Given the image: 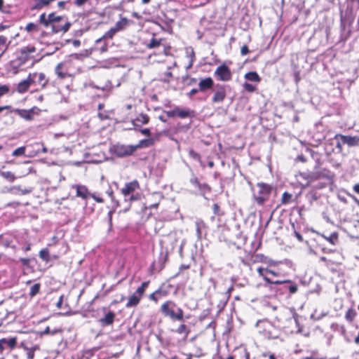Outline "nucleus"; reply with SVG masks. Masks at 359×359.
<instances>
[{
	"instance_id": "obj_1",
	"label": "nucleus",
	"mask_w": 359,
	"mask_h": 359,
	"mask_svg": "<svg viewBox=\"0 0 359 359\" xmlns=\"http://www.w3.org/2000/svg\"><path fill=\"white\" fill-rule=\"evenodd\" d=\"M320 166V160L316 161V164L315 165V171L312 172H298L295 177L301 184V186L306 187L310 186L315 181L320 179H330L332 177V172L327 168H322L318 170Z\"/></svg>"
},
{
	"instance_id": "obj_2",
	"label": "nucleus",
	"mask_w": 359,
	"mask_h": 359,
	"mask_svg": "<svg viewBox=\"0 0 359 359\" xmlns=\"http://www.w3.org/2000/svg\"><path fill=\"white\" fill-rule=\"evenodd\" d=\"M160 309L164 316L172 320L182 321L184 319L183 310L180 307H177L176 304L172 300L165 301Z\"/></svg>"
},
{
	"instance_id": "obj_3",
	"label": "nucleus",
	"mask_w": 359,
	"mask_h": 359,
	"mask_svg": "<svg viewBox=\"0 0 359 359\" xmlns=\"http://www.w3.org/2000/svg\"><path fill=\"white\" fill-rule=\"evenodd\" d=\"M258 193L254 195L253 199L255 203L259 205H264V204L269 201L272 191V187L270 184L259 182L257 183Z\"/></svg>"
},
{
	"instance_id": "obj_4",
	"label": "nucleus",
	"mask_w": 359,
	"mask_h": 359,
	"mask_svg": "<svg viewBox=\"0 0 359 359\" xmlns=\"http://www.w3.org/2000/svg\"><path fill=\"white\" fill-rule=\"evenodd\" d=\"M149 280L142 283V284L136 289L134 293L129 297L126 304V306L127 308L137 306L140 304L142 297L145 293L146 290L149 287Z\"/></svg>"
},
{
	"instance_id": "obj_5",
	"label": "nucleus",
	"mask_w": 359,
	"mask_h": 359,
	"mask_svg": "<svg viewBox=\"0 0 359 359\" xmlns=\"http://www.w3.org/2000/svg\"><path fill=\"white\" fill-rule=\"evenodd\" d=\"M257 273H259V275L262 277V278L264 279V280L268 283V284H271V285H281V284H286V283H291V280H272L271 278H269L267 275L268 274H271L273 276H278L279 273L278 272H276L271 269H269L268 268H264V267H259L257 269Z\"/></svg>"
},
{
	"instance_id": "obj_6",
	"label": "nucleus",
	"mask_w": 359,
	"mask_h": 359,
	"mask_svg": "<svg viewBox=\"0 0 359 359\" xmlns=\"http://www.w3.org/2000/svg\"><path fill=\"white\" fill-rule=\"evenodd\" d=\"M28 76L32 85L38 87L36 90H40L45 88L48 83V79L43 72L29 73Z\"/></svg>"
},
{
	"instance_id": "obj_7",
	"label": "nucleus",
	"mask_w": 359,
	"mask_h": 359,
	"mask_svg": "<svg viewBox=\"0 0 359 359\" xmlns=\"http://www.w3.org/2000/svg\"><path fill=\"white\" fill-rule=\"evenodd\" d=\"M73 64V60L69 59L60 62L55 68V72L60 79H65L71 76L70 67Z\"/></svg>"
},
{
	"instance_id": "obj_8",
	"label": "nucleus",
	"mask_w": 359,
	"mask_h": 359,
	"mask_svg": "<svg viewBox=\"0 0 359 359\" xmlns=\"http://www.w3.org/2000/svg\"><path fill=\"white\" fill-rule=\"evenodd\" d=\"M214 75L220 81H229L232 79L233 76L231 69L225 63L216 68Z\"/></svg>"
},
{
	"instance_id": "obj_9",
	"label": "nucleus",
	"mask_w": 359,
	"mask_h": 359,
	"mask_svg": "<svg viewBox=\"0 0 359 359\" xmlns=\"http://www.w3.org/2000/svg\"><path fill=\"white\" fill-rule=\"evenodd\" d=\"M189 182L202 196H205L206 194H209L212 191V188L208 184L201 182L199 179L195 175L191 177Z\"/></svg>"
},
{
	"instance_id": "obj_10",
	"label": "nucleus",
	"mask_w": 359,
	"mask_h": 359,
	"mask_svg": "<svg viewBox=\"0 0 359 359\" xmlns=\"http://www.w3.org/2000/svg\"><path fill=\"white\" fill-rule=\"evenodd\" d=\"M27 154L26 156L29 158L34 157L41 153H46L47 148L42 142H36L27 145Z\"/></svg>"
},
{
	"instance_id": "obj_11",
	"label": "nucleus",
	"mask_w": 359,
	"mask_h": 359,
	"mask_svg": "<svg viewBox=\"0 0 359 359\" xmlns=\"http://www.w3.org/2000/svg\"><path fill=\"white\" fill-rule=\"evenodd\" d=\"M226 97V86L217 83L211 98L212 103H222Z\"/></svg>"
},
{
	"instance_id": "obj_12",
	"label": "nucleus",
	"mask_w": 359,
	"mask_h": 359,
	"mask_svg": "<svg viewBox=\"0 0 359 359\" xmlns=\"http://www.w3.org/2000/svg\"><path fill=\"white\" fill-rule=\"evenodd\" d=\"M165 113L169 118L179 117L182 119L189 117H193L194 116V111L190 109H180L179 107H175L172 110L166 111Z\"/></svg>"
},
{
	"instance_id": "obj_13",
	"label": "nucleus",
	"mask_w": 359,
	"mask_h": 359,
	"mask_svg": "<svg viewBox=\"0 0 359 359\" xmlns=\"http://www.w3.org/2000/svg\"><path fill=\"white\" fill-rule=\"evenodd\" d=\"M99 323L102 326H107L112 324V311L106 307L98 310Z\"/></svg>"
},
{
	"instance_id": "obj_14",
	"label": "nucleus",
	"mask_w": 359,
	"mask_h": 359,
	"mask_svg": "<svg viewBox=\"0 0 359 359\" xmlns=\"http://www.w3.org/2000/svg\"><path fill=\"white\" fill-rule=\"evenodd\" d=\"M109 39H112V28L109 29L102 38L96 40L95 50L101 53L106 52L107 50V40Z\"/></svg>"
},
{
	"instance_id": "obj_15",
	"label": "nucleus",
	"mask_w": 359,
	"mask_h": 359,
	"mask_svg": "<svg viewBox=\"0 0 359 359\" xmlns=\"http://www.w3.org/2000/svg\"><path fill=\"white\" fill-rule=\"evenodd\" d=\"M135 152L133 145H124L117 144L114 145V154L118 157L132 155Z\"/></svg>"
},
{
	"instance_id": "obj_16",
	"label": "nucleus",
	"mask_w": 359,
	"mask_h": 359,
	"mask_svg": "<svg viewBox=\"0 0 359 359\" xmlns=\"http://www.w3.org/2000/svg\"><path fill=\"white\" fill-rule=\"evenodd\" d=\"M340 138L343 144H347L348 147H355L359 144L358 136L344 135L341 134H337L334 139Z\"/></svg>"
},
{
	"instance_id": "obj_17",
	"label": "nucleus",
	"mask_w": 359,
	"mask_h": 359,
	"mask_svg": "<svg viewBox=\"0 0 359 359\" xmlns=\"http://www.w3.org/2000/svg\"><path fill=\"white\" fill-rule=\"evenodd\" d=\"M140 189V184L137 180H134L132 182H128L125 184L124 187L121 189V193L125 196H129L137 189Z\"/></svg>"
},
{
	"instance_id": "obj_18",
	"label": "nucleus",
	"mask_w": 359,
	"mask_h": 359,
	"mask_svg": "<svg viewBox=\"0 0 359 359\" xmlns=\"http://www.w3.org/2000/svg\"><path fill=\"white\" fill-rule=\"evenodd\" d=\"M214 85V81L211 77L208 76L201 79L198 85V90L201 93H204L212 89Z\"/></svg>"
},
{
	"instance_id": "obj_19",
	"label": "nucleus",
	"mask_w": 359,
	"mask_h": 359,
	"mask_svg": "<svg viewBox=\"0 0 359 359\" xmlns=\"http://www.w3.org/2000/svg\"><path fill=\"white\" fill-rule=\"evenodd\" d=\"M320 236L332 245H335L339 243V233L337 231L330 232L325 230L320 233Z\"/></svg>"
},
{
	"instance_id": "obj_20",
	"label": "nucleus",
	"mask_w": 359,
	"mask_h": 359,
	"mask_svg": "<svg viewBox=\"0 0 359 359\" xmlns=\"http://www.w3.org/2000/svg\"><path fill=\"white\" fill-rule=\"evenodd\" d=\"M38 337V334L33 333L27 339L22 341L19 347L22 348L27 346L29 348H34L35 346H40L39 344L36 342Z\"/></svg>"
},
{
	"instance_id": "obj_21",
	"label": "nucleus",
	"mask_w": 359,
	"mask_h": 359,
	"mask_svg": "<svg viewBox=\"0 0 359 359\" xmlns=\"http://www.w3.org/2000/svg\"><path fill=\"white\" fill-rule=\"evenodd\" d=\"M133 22L127 19L126 18H121V20L118 21L114 27V33L125 29Z\"/></svg>"
},
{
	"instance_id": "obj_22",
	"label": "nucleus",
	"mask_w": 359,
	"mask_h": 359,
	"mask_svg": "<svg viewBox=\"0 0 359 359\" xmlns=\"http://www.w3.org/2000/svg\"><path fill=\"white\" fill-rule=\"evenodd\" d=\"M149 121L150 118L147 114L141 113L133 120V124L135 127H139L149 123Z\"/></svg>"
},
{
	"instance_id": "obj_23",
	"label": "nucleus",
	"mask_w": 359,
	"mask_h": 359,
	"mask_svg": "<svg viewBox=\"0 0 359 359\" xmlns=\"http://www.w3.org/2000/svg\"><path fill=\"white\" fill-rule=\"evenodd\" d=\"M31 86V81L29 80V76H27L25 79L18 83L16 87V91L19 93H25L28 90Z\"/></svg>"
},
{
	"instance_id": "obj_24",
	"label": "nucleus",
	"mask_w": 359,
	"mask_h": 359,
	"mask_svg": "<svg viewBox=\"0 0 359 359\" xmlns=\"http://www.w3.org/2000/svg\"><path fill=\"white\" fill-rule=\"evenodd\" d=\"M250 261L252 264H268L269 263L270 259L263 254H253L250 256Z\"/></svg>"
},
{
	"instance_id": "obj_25",
	"label": "nucleus",
	"mask_w": 359,
	"mask_h": 359,
	"mask_svg": "<svg viewBox=\"0 0 359 359\" xmlns=\"http://www.w3.org/2000/svg\"><path fill=\"white\" fill-rule=\"evenodd\" d=\"M155 143V139L149 138V139H144L141 140L137 144L133 145L134 151H135L137 149L140 148H146L154 145Z\"/></svg>"
},
{
	"instance_id": "obj_26",
	"label": "nucleus",
	"mask_w": 359,
	"mask_h": 359,
	"mask_svg": "<svg viewBox=\"0 0 359 359\" xmlns=\"http://www.w3.org/2000/svg\"><path fill=\"white\" fill-rule=\"evenodd\" d=\"M175 332H177L178 334L183 335V339L186 341L191 332V330L187 325L182 323L180 324L175 330Z\"/></svg>"
},
{
	"instance_id": "obj_27",
	"label": "nucleus",
	"mask_w": 359,
	"mask_h": 359,
	"mask_svg": "<svg viewBox=\"0 0 359 359\" xmlns=\"http://www.w3.org/2000/svg\"><path fill=\"white\" fill-rule=\"evenodd\" d=\"M15 111L21 118H24L25 120L30 121L33 118V116H32V114H33V111H34L33 109H16L15 110Z\"/></svg>"
},
{
	"instance_id": "obj_28",
	"label": "nucleus",
	"mask_w": 359,
	"mask_h": 359,
	"mask_svg": "<svg viewBox=\"0 0 359 359\" xmlns=\"http://www.w3.org/2000/svg\"><path fill=\"white\" fill-rule=\"evenodd\" d=\"M73 188H75L76 190V196L79 197H81L83 199L87 198L89 192L88 191V189L86 186L83 185H75L73 187Z\"/></svg>"
},
{
	"instance_id": "obj_29",
	"label": "nucleus",
	"mask_w": 359,
	"mask_h": 359,
	"mask_svg": "<svg viewBox=\"0 0 359 359\" xmlns=\"http://www.w3.org/2000/svg\"><path fill=\"white\" fill-rule=\"evenodd\" d=\"M55 0H34L35 4L32 6V10H40L48 6L50 3Z\"/></svg>"
},
{
	"instance_id": "obj_30",
	"label": "nucleus",
	"mask_w": 359,
	"mask_h": 359,
	"mask_svg": "<svg viewBox=\"0 0 359 359\" xmlns=\"http://www.w3.org/2000/svg\"><path fill=\"white\" fill-rule=\"evenodd\" d=\"M357 312L353 307L349 308L345 313V319L348 323H353L357 316Z\"/></svg>"
},
{
	"instance_id": "obj_31",
	"label": "nucleus",
	"mask_w": 359,
	"mask_h": 359,
	"mask_svg": "<svg viewBox=\"0 0 359 359\" xmlns=\"http://www.w3.org/2000/svg\"><path fill=\"white\" fill-rule=\"evenodd\" d=\"M3 341H5L4 344L5 346V348H8L10 349H13L17 344V338L16 337H11V338H2Z\"/></svg>"
},
{
	"instance_id": "obj_32",
	"label": "nucleus",
	"mask_w": 359,
	"mask_h": 359,
	"mask_svg": "<svg viewBox=\"0 0 359 359\" xmlns=\"http://www.w3.org/2000/svg\"><path fill=\"white\" fill-rule=\"evenodd\" d=\"M22 349L25 351L27 359H34V353L40 349V346H35L34 348H29L27 346Z\"/></svg>"
},
{
	"instance_id": "obj_33",
	"label": "nucleus",
	"mask_w": 359,
	"mask_h": 359,
	"mask_svg": "<svg viewBox=\"0 0 359 359\" xmlns=\"http://www.w3.org/2000/svg\"><path fill=\"white\" fill-rule=\"evenodd\" d=\"M245 78L250 81L259 82L261 77L256 72H249L245 74Z\"/></svg>"
},
{
	"instance_id": "obj_34",
	"label": "nucleus",
	"mask_w": 359,
	"mask_h": 359,
	"mask_svg": "<svg viewBox=\"0 0 359 359\" xmlns=\"http://www.w3.org/2000/svg\"><path fill=\"white\" fill-rule=\"evenodd\" d=\"M48 22H50V25L53 31V25H57L56 23L62 20L63 18L62 16H55L54 13H51L48 15Z\"/></svg>"
},
{
	"instance_id": "obj_35",
	"label": "nucleus",
	"mask_w": 359,
	"mask_h": 359,
	"mask_svg": "<svg viewBox=\"0 0 359 359\" xmlns=\"http://www.w3.org/2000/svg\"><path fill=\"white\" fill-rule=\"evenodd\" d=\"M71 26V23L67 22L63 26L60 27L59 25H53V32L58 33L60 32H66L69 30Z\"/></svg>"
},
{
	"instance_id": "obj_36",
	"label": "nucleus",
	"mask_w": 359,
	"mask_h": 359,
	"mask_svg": "<svg viewBox=\"0 0 359 359\" xmlns=\"http://www.w3.org/2000/svg\"><path fill=\"white\" fill-rule=\"evenodd\" d=\"M162 41H163L162 39H157L153 37L151 39L150 42L147 44V48H148L149 49H152V48L159 47L161 44Z\"/></svg>"
},
{
	"instance_id": "obj_37",
	"label": "nucleus",
	"mask_w": 359,
	"mask_h": 359,
	"mask_svg": "<svg viewBox=\"0 0 359 359\" xmlns=\"http://www.w3.org/2000/svg\"><path fill=\"white\" fill-rule=\"evenodd\" d=\"M36 52V48L33 46H26L21 49V54L25 60L29 54Z\"/></svg>"
},
{
	"instance_id": "obj_38",
	"label": "nucleus",
	"mask_w": 359,
	"mask_h": 359,
	"mask_svg": "<svg viewBox=\"0 0 359 359\" xmlns=\"http://www.w3.org/2000/svg\"><path fill=\"white\" fill-rule=\"evenodd\" d=\"M39 257L46 263L50 261V254L48 248H43L39 252Z\"/></svg>"
},
{
	"instance_id": "obj_39",
	"label": "nucleus",
	"mask_w": 359,
	"mask_h": 359,
	"mask_svg": "<svg viewBox=\"0 0 359 359\" xmlns=\"http://www.w3.org/2000/svg\"><path fill=\"white\" fill-rule=\"evenodd\" d=\"M320 261L325 263V266L331 270H334L333 266L336 265V262L332 261L330 259L327 258L326 257H320Z\"/></svg>"
},
{
	"instance_id": "obj_40",
	"label": "nucleus",
	"mask_w": 359,
	"mask_h": 359,
	"mask_svg": "<svg viewBox=\"0 0 359 359\" xmlns=\"http://www.w3.org/2000/svg\"><path fill=\"white\" fill-rule=\"evenodd\" d=\"M292 198V194L287 191L284 192L281 197V204L287 205L291 203Z\"/></svg>"
},
{
	"instance_id": "obj_41",
	"label": "nucleus",
	"mask_w": 359,
	"mask_h": 359,
	"mask_svg": "<svg viewBox=\"0 0 359 359\" xmlns=\"http://www.w3.org/2000/svg\"><path fill=\"white\" fill-rule=\"evenodd\" d=\"M27 146H22L15 149L12 153V156H26L25 151L27 149Z\"/></svg>"
},
{
	"instance_id": "obj_42",
	"label": "nucleus",
	"mask_w": 359,
	"mask_h": 359,
	"mask_svg": "<svg viewBox=\"0 0 359 359\" xmlns=\"http://www.w3.org/2000/svg\"><path fill=\"white\" fill-rule=\"evenodd\" d=\"M1 176L10 182H13L15 180V177L13 172L10 171H4L1 172Z\"/></svg>"
},
{
	"instance_id": "obj_43",
	"label": "nucleus",
	"mask_w": 359,
	"mask_h": 359,
	"mask_svg": "<svg viewBox=\"0 0 359 359\" xmlns=\"http://www.w3.org/2000/svg\"><path fill=\"white\" fill-rule=\"evenodd\" d=\"M40 288V283H35L34 285H33L30 288V291L29 293V296L31 297H34V296H36L39 292Z\"/></svg>"
},
{
	"instance_id": "obj_44",
	"label": "nucleus",
	"mask_w": 359,
	"mask_h": 359,
	"mask_svg": "<svg viewBox=\"0 0 359 359\" xmlns=\"http://www.w3.org/2000/svg\"><path fill=\"white\" fill-rule=\"evenodd\" d=\"M102 107H103V104H100L98 105V109L100 111L99 113H98L99 118L101 120H104V119L109 118V112H108V111H101Z\"/></svg>"
},
{
	"instance_id": "obj_45",
	"label": "nucleus",
	"mask_w": 359,
	"mask_h": 359,
	"mask_svg": "<svg viewBox=\"0 0 359 359\" xmlns=\"http://www.w3.org/2000/svg\"><path fill=\"white\" fill-rule=\"evenodd\" d=\"M289 284V285L285 286V290H287L291 294L296 293L298 290V287L297 284L292 283V281Z\"/></svg>"
},
{
	"instance_id": "obj_46",
	"label": "nucleus",
	"mask_w": 359,
	"mask_h": 359,
	"mask_svg": "<svg viewBox=\"0 0 359 359\" xmlns=\"http://www.w3.org/2000/svg\"><path fill=\"white\" fill-rule=\"evenodd\" d=\"M212 210L215 215L221 217L224 215V212L222 210L220 206L217 203H214L212 205Z\"/></svg>"
},
{
	"instance_id": "obj_47",
	"label": "nucleus",
	"mask_w": 359,
	"mask_h": 359,
	"mask_svg": "<svg viewBox=\"0 0 359 359\" xmlns=\"http://www.w3.org/2000/svg\"><path fill=\"white\" fill-rule=\"evenodd\" d=\"M49 18H46V15L45 13H42L39 16V22L41 24H42L45 27H48L50 25V22H48Z\"/></svg>"
},
{
	"instance_id": "obj_48",
	"label": "nucleus",
	"mask_w": 359,
	"mask_h": 359,
	"mask_svg": "<svg viewBox=\"0 0 359 359\" xmlns=\"http://www.w3.org/2000/svg\"><path fill=\"white\" fill-rule=\"evenodd\" d=\"M189 155L193 159H194V160H196L197 161H199V162L201 161V155L198 153H197L196 151H195L194 149H190L189 150Z\"/></svg>"
},
{
	"instance_id": "obj_49",
	"label": "nucleus",
	"mask_w": 359,
	"mask_h": 359,
	"mask_svg": "<svg viewBox=\"0 0 359 359\" xmlns=\"http://www.w3.org/2000/svg\"><path fill=\"white\" fill-rule=\"evenodd\" d=\"M243 88L248 93H253L256 90V86L255 85L247 82L243 84Z\"/></svg>"
},
{
	"instance_id": "obj_50",
	"label": "nucleus",
	"mask_w": 359,
	"mask_h": 359,
	"mask_svg": "<svg viewBox=\"0 0 359 359\" xmlns=\"http://www.w3.org/2000/svg\"><path fill=\"white\" fill-rule=\"evenodd\" d=\"M156 292L159 298L167 297L169 294L168 290H163L162 287H158L157 290H156Z\"/></svg>"
},
{
	"instance_id": "obj_51",
	"label": "nucleus",
	"mask_w": 359,
	"mask_h": 359,
	"mask_svg": "<svg viewBox=\"0 0 359 359\" xmlns=\"http://www.w3.org/2000/svg\"><path fill=\"white\" fill-rule=\"evenodd\" d=\"M25 30L28 32L37 30V26L33 22L28 23L25 27Z\"/></svg>"
},
{
	"instance_id": "obj_52",
	"label": "nucleus",
	"mask_w": 359,
	"mask_h": 359,
	"mask_svg": "<svg viewBox=\"0 0 359 359\" xmlns=\"http://www.w3.org/2000/svg\"><path fill=\"white\" fill-rule=\"evenodd\" d=\"M149 299L154 302V303L157 304L158 302V300H159V297L158 295L156 294V290L154 292H153L152 293H151L149 296Z\"/></svg>"
},
{
	"instance_id": "obj_53",
	"label": "nucleus",
	"mask_w": 359,
	"mask_h": 359,
	"mask_svg": "<svg viewBox=\"0 0 359 359\" xmlns=\"http://www.w3.org/2000/svg\"><path fill=\"white\" fill-rule=\"evenodd\" d=\"M234 290L233 285H231L225 292V297L227 300H229L231 298V292Z\"/></svg>"
},
{
	"instance_id": "obj_54",
	"label": "nucleus",
	"mask_w": 359,
	"mask_h": 359,
	"mask_svg": "<svg viewBox=\"0 0 359 359\" xmlns=\"http://www.w3.org/2000/svg\"><path fill=\"white\" fill-rule=\"evenodd\" d=\"M250 53L249 48L247 45H243L241 48V54L245 55Z\"/></svg>"
},
{
	"instance_id": "obj_55",
	"label": "nucleus",
	"mask_w": 359,
	"mask_h": 359,
	"mask_svg": "<svg viewBox=\"0 0 359 359\" xmlns=\"http://www.w3.org/2000/svg\"><path fill=\"white\" fill-rule=\"evenodd\" d=\"M9 90V88L6 85L0 86V93L1 96H2L4 94L8 93Z\"/></svg>"
},
{
	"instance_id": "obj_56",
	"label": "nucleus",
	"mask_w": 359,
	"mask_h": 359,
	"mask_svg": "<svg viewBox=\"0 0 359 359\" xmlns=\"http://www.w3.org/2000/svg\"><path fill=\"white\" fill-rule=\"evenodd\" d=\"M126 110L128 111L127 114H126V116L121 120L123 121H125L126 119H128L129 118V115H130V111L131 110V109L133 108V105L132 104H127L126 106Z\"/></svg>"
},
{
	"instance_id": "obj_57",
	"label": "nucleus",
	"mask_w": 359,
	"mask_h": 359,
	"mask_svg": "<svg viewBox=\"0 0 359 359\" xmlns=\"http://www.w3.org/2000/svg\"><path fill=\"white\" fill-rule=\"evenodd\" d=\"M88 0H74V4L76 6H82L84 5Z\"/></svg>"
},
{
	"instance_id": "obj_58",
	"label": "nucleus",
	"mask_w": 359,
	"mask_h": 359,
	"mask_svg": "<svg viewBox=\"0 0 359 359\" xmlns=\"http://www.w3.org/2000/svg\"><path fill=\"white\" fill-rule=\"evenodd\" d=\"M296 161H300V162H302V163H306L307 161V160L305 158V156L304 155H302V154L297 156V157L296 158Z\"/></svg>"
},
{
	"instance_id": "obj_59",
	"label": "nucleus",
	"mask_w": 359,
	"mask_h": 359,
	"mask_svg": "<svg viewBox=\"0 0 359 359\" xmlns=\"http://www.w3.org/2000/svg\"><path fill=\"white\" fill-rule=\"evenodd\" d=\"M140 133L142 135H147V136H150V135H151V132H150V129L149 128L142 129V130H140Z\"/></svg>"
},
{
	"instance_id": "obj_60",
	"label": "nucleus",
	"mask_w": 359,
	"mask_h": 359,
	"mask_svg": "<svg viewBox=\"0 0 359 359\" xmlns=\"http://www.w3.org/2000/svg\"><path fill=\"white\" fill-rule=\"evenodd\" d=\"M294 235H295V237L297 238V239L299 241V242H302L304 241L303 239V236H302V234L297 231H294Z\"/></svg>"
},
{
	"instance_id": "obj_61",
	"label": "nucleus",
	"mask_w": 359,
	"mask_h": 359,
	"mask_svg": "<svg viewBox=\"0 0 359 359\" xmlns=\"http://www.w3.org/2000/svg\"><path fill=\"white\" fill-rule=\"evenodd\" d=\"M7 38L4 36H0V46H4L6 43Z\"/></svg>"
},
{
	"instance_id": "obj_62",
	"label": "nucleus",
	"mask_w": 359,
	"mask_h": 359,
	"mask_svg": "<svg viewBox=\"0 0 359 359\" xmlns=\"http://www.w3.org/2000/svg\"><path fill=\"white\" fill-rule=\"evenodd\" d=\"M198 92H200V90H198V88H193L189 93V96L191 97L194 95H196V93H198Z\"/></svg>"
},
{
	"instance_id": "obj_63",
	"label": "nucleus",
	"mask_w": 359,
	"mask_h": 359,
	"mask_svg": "<svg viewBox=\"0 0 359 359\" xmlns=\"http://www.w3.org/2000/svg\"><path fill=\"white\" fill-rule=\"evenodd\" d=\"M5 341H3L1 339H0V353H3V351L5 349L4 344Z\"/></svg>"
},
{
	"instance_id": "obj_64",
	"label": "nucleus",
	"mask_w": 359,
	"mask_h": 359,
	"mask_svg": "<svg viewBox=\"0 0 359 359\" xmlns=\"http://www.w3.org/2000/svg\"><path fill=\"white\" fill-rule=\"evenodd\" d=\"M353 190L355 193L359 194V184H355L353 186Z\"/></svg>"
}]
</instances>
